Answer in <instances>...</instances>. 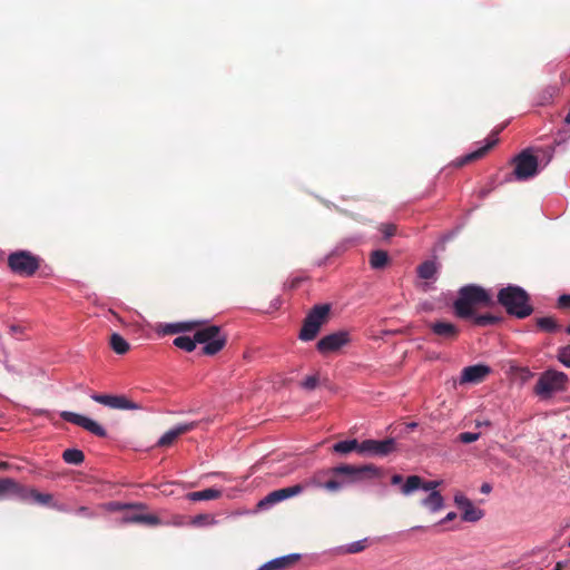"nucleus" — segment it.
<instances>
[{
    "label": "nucleus",
    "instance_id": "nucleus-43",
    "mask_svg": "<svg viewBox=\"0 0 570 570\" xmlns=\"http://www.w3.org/2000/svg\"><path fill=\"white\" fill-rule=\"evenodd\" d=\"M454 502L460 507L462 510L465 509L468 505H470L472 502L463 494H455Z\"/></svg>",
    "mask_w": 570,
    "mask_h": 570
},
{
    "label": "nucleus",
    "instance_id": "nucleus-11",
    "mask_svg": "<svg viewBox=\"0 0 570 570\" xmlns=\"http://www.w3.org/2000/svg\"><path fill=\"white\" fill-rule=\"evenodd\" d=\"M330 473L331 468L321 469L305 478L298 483L299 487H302V492L311 488L324 489L327 492H331V489H335L336 485L330 481Z\"/></svg>",
    "mask_w": 570,
    "mask_h": 570
},
{
    "label": "nucleus",
    "instance_id": "nucleus-18",
    "mask_svg": "<svg viewBox=\"0 0 570 570\" xmlns=\"http://www.w3.org/2000/svg\"><path fill=\"white\" fill-rule=\"evenodd\" d=\"M197 426V422L181 423L174 429L167 431L158 441L157 446H170L180 435L193 431Z\"/></svg>",
    "mask_w": 570,
    "mask_h": 570
},
{
    "label": "nucleus",
    "instance_id": "nucleus-22",
    "mask_svg": "<svg viewBox=\"0 0 570 570\" xmlns=\"http://www.w3.org/2000/svg\"><path fill=\"white\" fill-rule=\"evenodd\" d=\"M498 142V139H493L491 141H488L487 145H484L483 147L463 156V157H460L458 158L454 164L456 167H463L465 166L466 164H470L472 161H475V160H479L481 159L482 157H484L488 151Z\"/></svg>",
    "mask_w": 570,
    "mask_h": 570
},
{
    "label": "nucleus",
    "instance_id": "nucleus-51",
    "mask_svg": "<svg viewBox=\"0 0 570 570\" xmlns=\"http://www.w3.org/2000/svg\"><path fill=\"white\" fill-rule=\"evenodd\" d=\"M489 426L490 425V422L489 421H484V422H476V426L480 428V426Z\"/></svg>",
    "mask_w": 570,
    "mask_h": 570
},
{
    "label": "nucleus",
    "instance_id": "nucleus-46",
    "mask_svg": "<svg viewBox=\"0 0 570 570\" xmlns=\"http://www.w3.org/2000/svg\"><path fill=\"white\" fill-rule=\"evenodd\" d=\"M391 483L394 485L402 484L403 483V476L401 474H394L391 478Z\"/></svg>",
    "mask_w": 570,
    "mask_h": 570
},
{
    "label": "nucleus",
    "instance_id": "nucleus-57",
    "mask_svg": "<svg viewBox=\"0 0 570 570\" xmlns=\"http://www.w3.org/2000/svg\"><path fill=\"white\" fill-rule=\"evenodd\" d=\"M569 547H570V541H569Z\"/></svg>",
    "mask_w": 570,
    "mask_h": 570
},
{
    "label": "nucleus",
    "instance_id": "nucleus-38",
    "mask_svg": "<svg viewBox=\"0 0 570 570\" xmlns=\"http://www.w3.org/2000/svg\"><path fill=\"white\" fill-rule=\"evenodd\" d=\"M320 383V376L318 374L309 375L306 379H304L299 385L307 391L315 390L318 386Z\"/></svg>",
    "mask_w": 570,
    "mask_h": 570
},
{
    "label": "nucleus",
    "instance_id": "nucleus-14",
    "mask_svg": "<svg viewBox=\"0 0 570 570\" xmlns=\"http://www.w3.org/2000/svg\"><path fill=\"white\" fill-rule=\"evenodd\" d=\"M429 327L442 342H453L460 335V328L446 321H435L430 323Z\"/></svg>",
    "mask_w": 570,
    "mask_h": 570
},
{
    "label": "nucleus",
    "instance_id": "nucleus-36",
    "mask_svg": "<svg viewBox=\"0 0 570 570\" xmlns=\"http://www.w3.org/2000/svg\"><path fill=\"white\" fill-rule=\"evenodd\" d=\"M483 513L476 509L472 503L463 509L462 519L468 522H475L482 518Z\"/></svg>",
    "mask_w": 570,
    "mask_h": 570
},
{
    "label": "nucleus",
    "instance_id": "nucleus-55",
    "mask_svg": "<svg viewBox=\"0 0 570 570\" xmlns=\"http://www.w3.org/2000/svg\"><path fill=\"white\" fill-rule=\"evenodd\" d=\"M407 426H409L410 429H414V428H416V426H417V424H416V423H410Z\"/></svg>",
    "mask_w": 570,
    "mask_h": 570
},
{
    "label": "nucleus",
    "instance_id": "nucleus-52",
    "mask_svg": "<svg viewBox=\"0 0 570 570\" xmlns=\"http://www.w3.org/2000/svg\"><path fill=\"white\" fill-rule=\"evenodd\" d=\"M207 519V515H199L197 517V520H199V522H203V520Z\"/></svg>",
    "mask_w": 570,
    "mask_h": 570
},
{
    "label": "nucleus",
    "instance_id": "nucleus-50",
    "mask_svg": "<svg viewBox=\"0 0 570 570\" xmlns=\"http://www.w3.org/2000/svg\"><path fill=\"white\" fill-rule=\"evenodd\" d=\"M563 568H564V563L560 561V562H557L554 570H563Z\"/></svg>",
    "mask_w": 570,
    "mask_h": 570
},
{
    "label": "nucleus",
    "instance_id": "nucleus-29",
    "mask_svg": "<svg viewBox=\"0 0 570 570\" xmlns=\"http://www.w3.org/2000/svg\"><path fill=\"white\" fill-rule=\"evenodd\" d=\"M110 347L119 355L126 354L130 350L129 343L118 333H112L109 340Z\"/></svg>",
    "mask_w": 570,
    "mask_h": 570
},
{
    "label": "nucleus",
    "instance_id": "nucleus-30",
    "mask_svg": "<svg viewBox=\"0 0 570 570\" xmlns=\"http://www.w3.org/2000/svg\"><path fill=\"white\" fill-rule=\"evenodd\" d=\"M538 328L542 332L554 333L560 330V324L552 316L538 317L535 320Z\"/></svg>",
    "mask_w": 570,
    "mask_h": 570
},
{
    "label": "nucleus",
    "instance_id": "nucleus-1",
    "mask_svg": "<svg viewBox=\"0 0 570 570\" xmlns=\"http://www.w3.org/2000/svg\"><path fill=\"white\" fill-rule=\"evenodd\" d=\"M494 302L487 289L479 285L470 284L460 288L459 297L453 303L455 315L460 318H469L474 315V307H491Z\"/></svg>",
    "mask_w": 570,
    "mask_h": 570
},
{
    "label": "nucleus",
    "instance_id": "nucleus-45",
    "mask_svg": "<svg viewBox=\"0 0 570 570\" xmlns=\"http://www.w3.org/2000/svg\"><path fill=\"white\" fill-rule=\"evenodd\" d=\"M9 332L11 335H18V334H21L23 332V328L19 325H10L9 326Z\"/></svg>",
    "mask_w": 570,
    "mask_h": 570
},
{
    "label": "nucleus",
    "instance_id": "nucleus-10",
    "mask_svg": "<svg viewBox=\"0 0 570 570\" xmlns=\"http://www.w3.org/2000/svg\"><path fill=\"white\" fill-rule=\"evenodd\" d=\"M60 416L66 422L81 426L82 429L87 430L88 432L92 433L96 436L105 438L107 435L106 430L99 423L85 415L75 412L63 411L60 413Z\"/></svg>",
    "mask_w": 570,
    "mask_h": 570
},
{
    "label": "nucleus",
    "instance_id": "nucleus-24",
    "mask_svg": "<svg viewBox=\"0 0 570 570\" xmlns=\"http://www.w3.org/2000/svg\"><path fill=\"white\" fill-rule=\"evenodd\" d=\"M122 523H141L149 527H156L161 523L160 519L155 514H144V513H131L126 514L121 519Z\"/></svg>",
    "mask_w": 570,
    "mask_h": 570
},
{
    "label": "nucleus",
    "instance_id": "nucleus-39",
    "mask_svg": "<svg viewBox=\"0 0 570 570\" xmlns=\"http://www.w3.org/2000/svg\"><path fill=\"white\" fill-rule=\"evenodd\" d=\"M558 360L564 366L570 367V345L558 350Z\"/></svg>",
    "mask_w": 570,
    "mask_h": 570
},
{
    "label": "nucleus",
    "instance_id": "nucleus-32",
    "mask_svg": "<svg viewBox=\"0 0 570 570\" xmlns=\"http://www.w3.org/2000/svg\"><path fill=\"white\" fill-rule=\"evenodd\" d=\"M436 264L433 261H425L417 267V275L422 279H431L436 274Z\"/></svg>",
    "mask_w": 570,
    "mask_h": 570
},
{
    "label": "nucleus",
    "instance_id": "nucleus-20",
    "mask_svg": "<svg viewBox=\"0 0 570 570\" xmlns=\"http://www.w3.org/2000/svg\"><path fill=\"white\" fill-rule=\"evenodd\" d=\"M301 559V554L292 553L273 559L263 564L259 570H285L293 567Z\"/></svg>",
    "mask_w": 570,
    "mask_h": 570
},
{
    "label": "nucleus",
    "instance_id": "nucleus-40",
    "mask_svg": "<svg viewBox=\"0 0 570 570\" xmlns=\"http://www.w3.org/2000/svg\"><path fill=\"white\" fill-rule=\"evenodd\" d=\"M480 435V433L462 432L458 435V441L468 444L478 441Z\"/></svg>",
    "mask_w": 570,
    "mask_h": 570
},
{
    "label": "nucleus",
    "instance_id": "nucleus-56",
    "mask_svg": "<svg viewBox=\"0 0 570 570\" xmlns=\"http://www.w3.org/2000/svg\"><path fill=\"white\" fill-rule=\"evenodd\" d=\"M566 333L570 335V324L566 327Z\"/></svg>",
    "mask_w": 570,
    "mask_h": 570
},
{
    "label": "nucleus",
    "instance_id": "nucleus-26",
    "mask_svg": "<svg viewBox=\"0 0 570 570\" xmlns=\"http://www.w3.org/2000/svg\"><path fill=\"white\" fill-rule=\"evenodd\" d=\"M390 257L386 250L376 249L370 255V265L373 269H383L387 266Z\"/></svg>",
    "mask_w": 570,
    "mask_h": 570
},
{
    "label": "nucleus",
    "instance_id": "nucleus-49",
    "mask_svg": "<svg viewBox=\"0 0 570 570\" xmlns=\"http://www.w3.org/2000/svg\"><path fill=\"white\" fill-rule=\"evenodd\" d=\"M10 468V464L6 461H0V470L7 471Z\"/></svg>",
    "mask_w": 570,
    "mask_h": 570
},
{
    "label": "nucleus",
    "instance_id": "nucleus-12",
    "mask_svg": "<svg viewBox=\"0 0 570 570\" xmlns=\"http://www.w3.org/2000/svg\"><path fill=\"white\" fill-rule=\"evenodd\" d=\"M396 451V441L392 438L385 440H364L361 442V453L376 456H386Z\"/></svg>",
    "mask_w": 570,
    "mask_h": 570
},
{
    "label": "nucleus",
    "instance_id": "nucleus-27",
    "mask_svg": "<svg viewBox=\"0 0 570 570\" xmlns=\"http://www.w3.org/2000/svg\"><path fill=\"white\" fill-rule=\"evenodd\" d=\"M105 508L111 512L122 511V510H128V509L144 511L147 509V505L145 503H140V502L122 503L119 501H111V502L106 503Z\"/></svg>",
    "mask_w": 570,
    "mask_h": 570
},
{
    "label": "nucleus",
    "instance_id": "nucleus-35",
    "mask_svg": "<svg viewBox=\"0 0 570 570\" xmlns=\"http://www.w3.org/2000/svg\"><path fill=\"white\" fill-rule=\"evenodd\" d=\"M173 343L176 347L181 348L186 352H193L196 348L195 337L191 338L186 335L176 337Z\"/></svg>",
    "mask_w": 570,
    "mask_h": 570
},
{
    "label": "nucleus",
    "instance_id": "nucleus-34",
    "mask_svg": "<svg viewBox=\"0 0 570 570\" xmlns=\"http://www.w3.org/2000/svg\"><path fill=\"white\" fill-rule=\"evenodd\" d=\"M473 324L476 326H489L501 322V317L492 314L473 315Z\"/></svg>",
    "mask_w": 570,
    "mask_h": 570
},
{
    "label": "nucleus",
    "instance_id": "nucleus-15",
    "mask_svg": "<svg viewBox=\"0 0 570 570\" xmlns=\"http://www.w3.org/2000/svg\"><path fill=\"white\" fill-rule=\"evenodd\" d=\"M442 483V481H424L419 475H410L405 480V482L402 484L401 492L404 495H409L413 493L414 491L422 489L426 492L435 491V489Z\"/></svg>",
    "mask_w": 570,
    "mask_h": 570
},
{
    "label": "nucleus",
    "instance_id": "nucleus-28",
    "mask_svg": "<svg viewBox=\"0 0 570 570\" xmlns=\"http://www.w3.org/2000/svg\"><path fill=\"white\" fill-rule=\"evenodd\" d=\"M222 497V491L217 489H205L202 491L190 492L187 494V498L191 501H202V500H215Z\"/></svg>",
    "mask_w": 570,
    "mask_h": 570
},
{
    "label": "nucleus",
    "instance_id": "nucleus-42",
    "mask_svg": "<svg viewBox=\"0 0 570 570\" xmlns=\"http://www.w3.org/2000/svg\"><path fill=\"white\" fill-rule=\"evenodd\" d=\"M379 229L386 238L392 237L396 233V226L393 224H381Z\"/></svg>",
    "mask_w": 570,
    "mask_h": 570
},
{
    "label": "nucleus",
    "instance_id": "nucleus-13",
    "mask_svg": "<svg viewBox=\"0 0 570 570\" xmlns=\"http://www.w3.org/2000/svg\"><path fill=\"white\" fill-rule=\"evenodd\" d=\"M348 342H350L348 333L341 331V332H335V333H332V334H328V335L322 337L317 342L316 347L320 353L326 354V353L338 351L342 346L346 345Z\"/></svg>",
    "mask_w": 570,
    "mask_h": 570
},
{
    "label": "nucleus",
    "instance_id": "nucleus-6",
    "mask_svg": "<svg viewBox=\"0 0 570 570\" xmlns=\"http://www.w3.org/2000/svg\"><path fill=\"white\" fill-rule=\"evenodd\" d=\"M196 344H204L203 354L215 355L222 351L226 343V335L222 334L220 327L217 325H208L198 328L194 334Z\"/></svg>",
    "mask_w": 570,
    "mask_h": 570
},
{
    "label": "nucleus",
    "instance_id": "nucleus-9",
    "mask_svg": "<svg viewBox=\"0 0 570 570\" xmlns=\"http://www.w3.org/2000/svg\"><path fill=\"white\" fill-rule=\"evenodd\" d=\"M91 399L105 406L115 410H141L142 406L131 400H129L126 395H111V394H92Z\"/></svg>",
    "mask_w": 570,
    "mask_h": 570
},
{
    "label": "nucleus",
    "instance_id": "nucleus-37",
    "mask_svg": "<svg viewBox=\"0 0 570 570\" xmlns=\"http://www.w3.org/2000/svg\"><path fill=\"white\" fill-rule=\"evenodd\" d=\"M366 547H367V539H363V540L355 541V542L347 544L343 549V552L350 553V554L358 553V552H362L363 550H365Z\"/></svg>",
    "mask_w": 570,
    "mask_h": 570
},
{
    "label": "nucleus",
    "instance_id": "nucleus-21",
    "mask_svg": "<svg viewBox=\"0 0 570 570\" xmlns=\"http://www.w3.org/2000/svg\"><path fill=\"white\" fill-rule=\"evenodd\" d=\"M22 484L12 478H0V501L10 497L18 498V494H22Z\"/></svg>",
    "mask_w": 570,
    "mask_h": 570
},
{
    "label": "nucleus",
    "instance_id": "nucleus-8",
    "mask_svg": "<svg viewBox=\"0 0 570 570\" xmlns=\"http://www.w3.org/2000/svg\"><path fill=\"white\" fill-rule=\"evenodd\" d=\"M513 175L517 180H528L538 174V157L531 154L530 149H524L513 158Z\"/></svg>",
    "mask_w": 570,
    "mask_h": 570
},
{
    "label": "nucleus",
    "instance_id": "nucleus-31",
    "mask_svg": "<svg viewBox=\"0 0 570 570\" xmlns=\"http://www.w3.org/2000/svg\"><path fill=\"white\" fill-rule=\"evenodd\" d=\"M333 451L341 454H346L352 451L361 453V443L356 439L341 441L333 445Z\"/></svg>",
    "mask_w": 570,
    "mask_h": 570
},
{
    "label": "nucleus",
    "instance_id": "nucleus-4",
    "mask_svg": "<svg viewBox=\"0 0 570 570\" xmlns=\"http://www.w3.org/2000/svg\"><path fill=\"white\" fill-rule=\"evenodd\" d=\"M568 375L556 370H548L539 376L533 392L541 400H549L554 393L567 389Z\"/></svg>",
    "mask_w": 570,
    "mask_h": 570
},
{
    "label": "nucleus",
    "instance_id": "nucleus-53",
    "mask_svg": "<svg viewBox=\"0 0 570 570\" xmlns=\"http://www.w3.org/2000/svg\"><path fill=\"white\" fill-rule=\"evenodd\" d=\"M207 519V515H199L197 517V520H199V522H203V520Z\"/></svg>",
    "mask_w": 570,
    "mask_h": 570
},
{
    "label": "nucleus",
    "instance_id": "nucleus-3",
    "mask_svg": "<svg viewBox=\"0 0 570 570\" xmlns=\"http://www.w3.org/2000/svg\"><path fill=\"white\" fill-rule=\"evenodd\" d=\"M498 303L504 307L509 315L525 318L533 313L530 295L520 286L509 285L498 293Z\"/></svg>",
    "mask_w": 570,
    "mask_h": 570
},
{
    "label": "nucleus",
    "instance_id": "nucleus-16",
    "mask_svg": "<svg viewBox=\"0 0 570 570\" xmlns=\"http://www.w3.org/2000/svg\"><path fill=\"white\" fill-rule=\"evenodd\" d=\"M23 493L18 494V499L21 501L32 500L40 505H48L58 509L59 511H67L65 508L53 503V497L50 493H41L36 489L27 488L22 485Z\"/></svg>",
    "mask_w": 570,
    "mask_h": 570
},
{
    "label": "nucleus",
    "instance_id": "nucleus-54",
    "mask_svg": "<svg viewBox=\"0 0 570 570\" xmlns=\"http://www.w3.org/2000/svg\"><path fill=\"white\" fill-rule=\"evenodd\" d=\"M4 257V252L0 248V261H2Z\"/></svg>",
    "mask_w": 570,
    "mask_h": 570
},
{
    "label": "nucleus",
    "instance_id": "nucleus-7",
    "mask_svg": "<svg viewBox=\"0 0 570 570\" xmlns=\"http://www.w3.org/2000/svg\"><path fill=\"white\" fill-rule=\"evenodd\" d=\"M8 266L14 274L32 276L39 269L40 262L28 250H17L8 256Z\"/></svg>",
    "mask_w": 570,
    "mask_h": 570
},
{
    "label": "nucleus",
    "instance_id": "nucleus-33",
    "mask_svg": "<svg viewBox=\"0 0 570 570\" xmlns=\"http://www.w3.org/2000/svg\"><path fill=\"white\" fill-rule=\"evenodd\" d=\"M66 463L79 465L85 461V454L78 449H67L62 453Z\"/></svg>",
    "mask_w": 570,
    "mask_h": 570
},
{
    "label": "nucleus",
    "instance_id": "nucleus-23",
    "mask_svg": "<svg viewBox=\"0 0 570 570\" xmlns=\"http://www.w3.org/2000/svg\"><path fill=\"white\" fill-rule=\"evenodd\" d=\"M202 325H203V322H198V321L169 323L163 327V333L166 335L185 333V332H190L195 328H198Z\"/></svg>",
    "mask_w": 570,
    "mask_h": 570
},
{
    "label": "nucleus",
    "instance_id": "nucleus-5",
    "mask_svg": "<svg viewBox=\"0 0 570 570\" xmlns=\"http://www.w3.org/2000/svg\"><path fill=\"white\" fill-rule=\"evenodd\" d=\"M330 313V304L315 305L304 318L298 338L305 342L314 340L321 327L327 322Z\"/></svg>",
    "mask_w": 570,
    "mask_h": 570
},
{
    "label": "nucleus",
    "instance_id": "nucleus-41",
    "mask_svg": "<svg viewBox=\"0 0 570 570\" xmlns=\"http://www.w3.org/2000/svg\"><path fill=\"white\" fill-rule=\"evenodd\" d=\"M557 308L561 311L570 309V294H562L558 297Z\"/></svg>",
    "mask_w": 570,
    "mask_h": 570
},
{
    "label": "nucleus",
    "instance_id": "nucleus-44",
    "mask_svg": "<svg viewBox=\"0 0 570 570\" xmlns=\"http://www.w3.org/2000/svg\"><path fill=\"white\" fill-rule=\"evenodd\" d=\"M77 513L82 514V515H85L87 518H94L95 517V513L92 511H90V509L87 508V507H79L77 509Z\"/></svg>",
    "mask_w": 570,
    "mask_h": 570
},
{
    "label": "nucleus",
    "instance_id": "nucleus-2",
    "mask_svg": "<svg viewBox=\"0 0 570 570\" xmlns=\"http://www.w3.org/2000/svg\"><path fill=\"white\" fill-rule=\"evenodd\" d=\"M380 475L379 469L374 464L352 465L340 464L331 468L330 481L336 485L331 489V493L341 491L344 487L361 482L366 479H374Z\"/></svg>",
    "mask_w": 570,
    "mask_h": 570
},
{
    "label": "nucleus",
    "instance_id": "nucleus-47",
    "mask_svg": "<svg viewBox=\"0 0 570 570\" xmlns=\"http://www.w3.org/2000/svg\"><path fill=\"white\" fill-rule=\"evenodd\" d=\"M491 490H492V488H491V485H490L489 483H484V484H482V487H481V492H482V493H490V492H491Z\"/></svg>",
    "mask_w": 570,
    "mask_h": 570
},
{
    "label": "nucleus",
    "instance_id": "nucleus-48",
    "mask_svg": "<svg viewBox=\"0 0 570 570\" xmlns=\"http://www.w3.org/2000/svg\"><path fill=\"white\" fill-rule=\"evenodd\" d=\"M456 517V514L454 512H450L446 514V517L442 520V523L444 522H449V521H452L454 518Z\"/></svg>",
    "mask_w": 570,
    "mask_h": 570
},
{
    "label": "nucleus",
    "instance_id": "nucleus-19",
    "mask_svg": "<svg viewBox=\"0 0 570 570\" xmlns=\"http://www.w3.org/2000/svg\"><path fill=\"white\" fill-rule=\"evenodd\" d=\"M490 373V367L487 365H472L464 367L461 374V383H480Z\"/></svg>",
    "mask_w": 570,
    "mask_h": 570
},
{
    "label": "nucleus",
    "instance_id": "nucleus-25",
    "mask_svg": "<svg viewBox=\"0 0 570 570\" xmlns=\"http://www.w3.org/2000/svg\"><path fill=\"white\" fill-rule=\"evenodd\" d=\"M421 504L432 513L440 511L444 505V499L439 491H432L425 497Z\"/></svg>",
    "mask_w": 570,
    "mask_h": 570
},
{
    "label": "nucleus",
    "instance_id": "nucleus-17",
    "mask_svg": "<svg viewBox=\"0 0 570 570\" xmlns=\"http://www.w3.org/2000/svg\"><path fill=\"white\" fill-rule=\"evenodd\" d=\"M301 493L302 487H299L298 483L292 487L282 488L268 493L263 500L259 501L258 507L263 508L265 505H272L285 499L298 495Z\"/></svg>",
    "mask_w": 570,
    "mask_h": 570
}]
</instances>
